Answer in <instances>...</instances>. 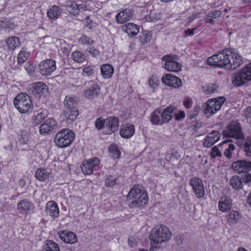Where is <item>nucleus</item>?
<instances>
[{
  "label": "nucleus",
  "instance_id": "obj_1",
  "mask_svg": "<svg viewBox=\"0 0 251 251\" xmlns=\"http://www.w3.org/2000/svg\"><path fill=\"white\" fill-rule=\"evenodd\" d=\"M126 201L131 208L142 207L148 202V196L143 187L135 185L128 193Z\"/></svg>",
  "mask_w": 251,
  "mask_h": 251
},
{
  "label": "nucleus",
  "instance_id": "obj_2",
  "mask_svg": "<svg viewBox=\"0 0 251 251\" xmlns=\"http://www.w3.org/2000/svg\"><path fill=\"white\" fill-rule=\"evenodd\" d=\"M232 50L226 49L222 50L217 54L214 55L209 57L207 60V63L209 65L219 68H225L229 70L231 68L230 55H231Z\"/></svg>",
  "mask_w": 251,
  "mask_h": 251
},
{
  "label": "nucleus",
  "instance_id": "obj_3",
  "mask_svg": "<svg viewBox=\"0 0 251 251\" xmlns=\"http://www.w3.org/2000/svg\"><path fill=\"white\" fill-rule=\"evenodd\" d=\"M175 109V106H169L163 110L155 109L151 115V122L154 125L168 123L172 119Z\"/></svg>",
  "mask_w": 251,
  "mask_h": 251
},
{
  "label": "nucleus",
  "instance_id": "obj_4",
  "mask_svg": "<svg viewBox=\"0 0 251 251\" xmlns=\"http://www.w3.org/2000/svg\"><path fill=\"white\" fill-rule=\"evenodd\" d=\"M171 232L165 226H158L154 227L150 235V239L155 244L161 243L169 240Z\"/></svg>",
  "mask_w": 251,
  "mask_h": 251
},
{
  "label": "nucleus",
  "instance_id": "obj_5",
  "mask_svg": "<svg viewBox=\"0 0 251 251\" xmlns=\"http://www.w3.org/2000/svg\"><path fill=\"white\" fill-rule=\"evenodd\" d=\"M74 138L75 135L72 131L69 129H64L56 134L54 142L57 147L63 148L70 145Z\"/></svg>",
  "mask_w": 251,
  "mask_h": 251
},
{
  "label": "nucleus",
  "instance_id": "obj_6",
  "mask_svg": "<svg viewBox=\"0 0 251 251\" xmlns=\"http://www.w3.org/2000/svg\"><path fill=\"white\" fill-rule=\"evenodd\" d=\"M14 104L19 112L26 113L31 108V100L28 95L25 93H22L15 98Z\"/></svg>",
  "mask_w": 251,
  "mask_h": 251
},
{
  "label": "nucleus",
  "instance_id": "obj_7",
  "mask_svg": "<svg viewBox=\"0 0 251 251\" xmlns=\"http://www.w3.org/2000/svg\"><path fill=\"white\" fill-rule=\"evenodd\" d=\"M223 135L226 137L234 138L238 140L244 139L241 125L237 122H231L223 131Z\"/></svg>",
  "mask_w": 251,
  "mask_h": 251
},
{
  "label": "nucleus",
  "instance_id": "obj_8",
  "mask_svg": "<svg viewBox=\"0 0 251 251\" xmlns=\"http://www.w3.org/2000/svg\"><path fill=\"white\" fill-rule=\"evenodd\" d=\"M224 97L219 98V100H209L204 105L203 113L209 116L214 114L219 110L225 101Z\"/></svg>",
  "mask_w": 251,
  "mask_h": 251
},
{
  "label": "nucleus",
  "instance_id": "obj_9",
  "mask_svg": "<svg viewBox=\"0 0 251 251\" xmlns=\"http://www.w3.org/2000/svg\"><path fill=\"white\" fill-rule=\"evenodd\" d=\"M162 59L165 61L164 67L165 69L170 72H179L181 70V65L177 62L178 56L176 55H167L164 56Z\"/></svg>",
  "mask_w": 251,
  "mask_h": 251
},
{
  "label": "nucleus",
  "instance_id": "obj_10",
  "mask_svg": "<svg viewBox=\"0 0 251 251\" xmlns=\"http://www.w3.org/2000/svg\"><path fill=\"white\" fill-rule=\"evenodd\" d=\"M39 69L42 75H50L56 69L55 61L51 59L44 60L39 64Z\"/></svg>",
  "mask_w": 251,
  "mask_h": 251
},
{
  "label": "nucleus",
  "instance_id": "obj_11",
  "mask_svg": "<svg viewBox=\"0 0 251 251\" xmlns=\"http://www.w3.org/2000/svg\"><path fill=\"white\" fill-rule=\"evenodd\" d=\"M190 185L198 198H203L205 194L202 181L199 178L193 177L190 180Z\"/></svg>",
  "mask_w": 251,
  "mask_h": 251
},
{
  "label": "nucleus",
  "instance_id": "obj_12",
  "mask_svg": "<svg viewBox=\"0 0 251 251\" xmlns=\"http://www.w3.org/2000/svg\"><path fill=\"white\" fill-rule=\"evenodd\" d=\"M162 82L167 86L174 88H179L182 86L181 79L172 74H167L162 77Z\"/></svg>",
  "mask_w": 251,
  "mask_h": 251
},
{
  "label": "nucleus",
  "instance_id": "obj_13",
  "mask_svg": "<svg viewBox=\"0 0 251 251\" xmlns=\"http://www.w3.org/2000/svg\"><path fill=\"white\" fill-rule=\"evenodd\" d=\"M31 89L37 97H46L49 95V91L47 86L42 82H37L31 84Z\"/></svg>",
  "mask_w": 251,
  "mask_h": 251
},
{
  "label": "nucleus",
  "instance_id": "obj_14",
  "mask_svg": "<svg viewBox=\"0 0 251 251\" xmlns=\"http://www.w3.org/2000/svg\"><path fill=\"white\" fill-rule=\"evenodd\" d=\"M105 129H107V134H110L116 131L119 126V121L118 117L110 116L104 119Z\"/></svg>",
  "mask_w": 251,
  "mask_h": 251
},
{
  "label": "nucleus",
  "instance_id": "obj_15",
  "mask_svg": "<svg viewBox=\"0 0 251 251\" xmlns=\"http://www.w3.org/2000/svg\"><path fill=\"white\" fill-rule=\"evenodd\" d=\"M232 167L238 173H246L251 170V160H238L232 164Z\"/></svg>",
  "mask_w": 251,
  "mask_h": 251
},
{
  "label": "nucleus",
  "instance_id": "obj_16",
  "mask_svg": "<svg viewBox=\"0 0 251 251\" xmlns=\"http://www.w3.org/2000/svg\"><path fill=\"white\" fill-rule=\"evenodd\" d=\"M99 158L95 157L83 162L81 170L85 175H91L93 173L94 169L100 164Z\"/></svg>",
  "mask_w": 251,
  "mask_h": 251
},
{
  "label": "nucleus",
  "instance_id": "obj_17",
  "mask_svg": "<svg viewBox=\"0 0 251 251\" xmlns=\"http://www.w3.org/2000/svg\"><path fill=\"white\" fill-rule=\"evenodd\" d=\"M56 125V121L54 119L49 118L47 119L40 126L39 131L40 134H47L53 132Z\"/></svg>",
  "mask_w": 251,
  "mask_h": 251
},
{
  "label": "nucleus",
  "instance_id": "obj_18",
  "mask_svg": "<svg viewBox=\"0 0 251 251\" xmlns=\"http://www.w3.org/2000/svg\"><path fill=\"white\" fill-rule=\"evenodd\" d=\"M220 137V132L218 131L213 130L207 135L204 139L203 145L205 147H210L218 141Z\"/></svg>",
  "mask_w": 251,
  "mask_h": 251
},
{
  "label": "nucleus",
  "instance_id": "obj_19",
  "mask_svg": "<svg viewBox=\"0 0 251 251\" xmlns=\"http://www.w3.org/2000/svg\"><path fill=\"white\" fill-rule=\"evenodd\" d=\"M237 142L240 148L244 150L245 155L248 157H251V136L239 139Z\"/></svg>",
  "mask_w": 251,
  "mask_h": 251
},
{
  "label": "nucleus",
  "instance_id": "obj_20",
  "mask_svg": "<svg viewBox=\"0 0 251 251\" xmlns=\"http://www.w3.org/2000/svg\"><path fill=\"white\" fill-rule=\"evenodd\" d=\"M230 50H232V53L230 55V64L231 65L230 70H235L243 64L244 60L243 57L235 50L233 49H230Z\"/></svg>",
  "mask_w": 251,
  "mask_h": 251
},
{
  "label": "nucleus",
  "instance_id": "obj_21",
  "mask_svg": "<svg viewBox=\"0 0 251 251\" xmlns=\"http://www.w3.org/2000/svg\"><path fill=\"white\" fill-rule=\"evenodd\" d=\"M17 208L21 213H27L33 211L34 206L33 203L27 200L21 201L17 204Z\"/></svg>",
  "mask_w": 251,
  "mask_h": 251
},
{
  "label": "nucleus",
  "instance_id": "obj_22",
  "mask_svg": "<svg viewBox=\"0 0 251 251\" xmlns=\"http://www.w3.org/2000/svg\"><path fill=\"white\" fill-rule=\"evenodd\" d=\"M232 81L234 86L239 87L244 85L250 81L241 70L236 72L232 77Z\"/></svg>",
  "mask_w": 251,
  "mask_h": 251
},
{
  "label": "nucleus",
  "instance_id": "obj_23",
  "mask_svg": "<svg viewBox=\"0 0 251 251\" xmlns=\"http://www.w3.org/2000/svg\"><path fill=\"white\" fill-rule=\"evenodd\" d=\"M46 212L53 219L57 218L59 216V210L56 202L52 201H48L46 207Z\"/></svg>",
  "mask_w": 251,
  "mask_h": 251
},
{
  "label": "nucleus",
  "instance_id": "obj_24",
  "mask_svg": "<svg viewBox=\"0 0 251 251\" xmlns=\"http://www.w3.org/2000/svg\"><path fill=\"white\" fill-rule=\"evenodd\" d=\"M100 93V88L97 83H93L91 86L85 90L84 97L90 100H92L98 96Z\"/></svg>",
  "mask_w": 251,
  "mask_h": 251
},
{
  "label": "nucleus",
  "instance_id": "obj_25",
  "mask_svg": "<svg viewBox=\"0 0 251 251\" xmlns=\"http://www.w3.org/2000/svg\"><path fill=\"white\" fill-rule=\"evenodd\" d=\"M232 205V200L227 196L221 197L218 203V208L221 211L225 212L230 210Z\"/></svg>",
  "mask_w": 251,
  "mask_h": 251
},
{
  "label": "nucleus",
  "instance_id": "obj_26",
  "mask_svg": "<svg viewBox=\"0 0 251 251\" xmlns=\"http://www.w3.org/2000/svg\"><path fill=\"white\" fill-rule=\"evenodd\" d=\"M59 235L60 238L66 243L74 244L77 242V237L72 232L63 231L59 233Z\"/></svg>",
  "mask_w": 251,
  "mask_h": 251
},
{
  "label": "nucleus",
  "instance_id": "obj_27",
  "mask_svg": "<svg viewBox=\"0 0 251 251\" xmlns=\"http://www.w3.org/2000/svg\"><path fill=\"white\" fill-rule=\"evenodd\" d=\"M131 17V11L129 9H125L117 15L116 21L118 23L122 24L129 21Z\"/></svg>",
  "mask_w": 251,
  "mask_h": 251
},
{
  "label": "nucleus",
  "instance_id": "obj_28",
  "mask_svg": "<svg viewBox=\"0 0 251 251\" xmlns=\"http://www.w3.org/2000/svg\"><path fill=\"white\" fill-rule=\"evenodd\" d=\"M135 132V127L132 125H125L121 128L120 134L124 138H129L133 136Z\"/></svg>",
  "mask_w": 251,
  "mask_h": 251
},
{
  "label": "nucleus",
  "instance_id": "obj_29",
  "mask_svg": "<svg viewBox=\"0 0 251 251\" xmlns=\"http://www.w3.org/2000/svg\"><path fill=\"white\" fill-rule=\"evenodd\" d=\"M123 28L124 31L130 37L137 35L139 31L138 25L133 23H127Z\"/></svg>",
  "mask_w": 251,
  "mask_h": 251
},
{
  "label": "nucleus",
  "instance_id": "obj_30",
  "mask_svg": "<svg viewBox=\"0 0 251 251\" xmlns=\"http://www.w3.org/2000/svg\"><path fill=\"white\" fill-rule=\"evenodd\" d=\"M100 72L102 77L105 79H108L112 76L114 73V68L109 64H103L100 66Z\"/></svg>",
  "mask_w": 251,
  "mask_h": 251
},
{
  "label": "nucleus",
  "instance_id": "obj_31",
  "mask_svg": "<svg viewBox=\"0 0 251 251\" xmlns=\"http://www.w3.org/2000/svg\"><path fill=\"white\" fill-rule=\"evenodd\" d=\"M6 42L8 49L10 51L14 50L21 45L19 38L15 36H12L8 38L6 40Z\"/></svg>",
  "mask_w": 251,
  "mask_h": 251
},
{
  "label": "nucleus",
  "instance_id": "obj_32",
  "mask_svg": "<svg viewBox=\"0 0 251 251\" xmlns=\"http://www.w3.org/2000/svg\"><path fill=\"white\" fill-rule=\"evenodd\" d=\"M63 10L58 6H52L48 11L47 15L50 19L56 20L62 13Z\"/></svg>",
  "mask_w": 251,
  "mask_h": 251
},
{
  "label": "nucleus",
  "instance_id": "obj_33",
  "mask_svg": "<svg viewBox=\"0 0 251 251\" xmlns=\"http://www.w3.org/2000/svg\"><path fill=\"white\" fill-rule=\"evenodd\" d=\"M50 174V172L46 169L42 168L37 169L36 171L35 177L39 180L45 182L49 179Z\"/></svg>",
  "mask_w": 251,
  "mask_h": 251
},
{
  "label": "nucleus",
  "instance_id": "obj_34",
  "mask_svg": "<svg viewBox=\"0 0 251 251\" xmlns=\"http://www.w3.org/2000/svg\"><path fill=\"white\" fill-rule=\"evenodd\" d=\"M229 184L235 190H239L243 187V181L241 177L236 175L233 176L230 179Z\"/></svg>",
  "mask_w": 251,
  "mask_h": 251
},
{
  "label": "nucleus",
  "instance_id": "obj_35",
  "mask_svg": "<svg viewBox=\"0 0 251 251\" xmlns=\"http://www.w3.org/2000/svg\"><path fill=\"white\" fill-rule=\"evenodd\" d=\"M78 115V111L76 107L66 109L64 112V116L67 119L73 121Z\"/></svg>",
  "mask_w": 251,
  "mask_h": 251
},
{
  "label": "nucleus",
  "instance_id": "obj_36",
  "mask_svg": "<svg viewBox=\"0 0 251 251\" xmlns=\"http://www.w3.org/2000/svg\"><path fill=\"white\" fill-rule=\"evenodd\" d=\"M43 251H60V249L57 243L51 240H47Z\"/></svg>",
  "mask_w": 251,
  "mask_h": 251
},
{
  "label": "nucleus",
  "instance_id": "obj_37",
  "mask_svg": "<svg viewBox=\"0 0 251 251\" xmlns=\"http://www.w3.org/2000/svg\"><path fill=\"white\" fill-rule=\"evenodd\" d=\"M48 115V112L45 110H42L36 115H34L32 120L34 124L39 125L40 124Z\"/></svg>",
  "mask_w": 251,
  "mask_h": 251
},
{
  "label": "nucleus",
  "instance_id": "obj_38",
  "mask_svg": "<svg viewBox=\"0 0 251 251\" xmlns=\"http://www.w3.org/2000/svg\"><path fill=\"white\" fill-rule=\"evenodd\" d=\"M239 218V213L236 211L232 210L228 214L227 219L228 222L230 225L235 224L238 222Z\"/></svg>",
  "mask_w": 251,
  "mask_h": 251
},
{
  "label": "nucleus",
  "instance_id": "obj_39",
  "mask_svg": "<svg viewBox=\"0 0 251 251\" xmlns=\"http://www.w3.org/2000/svg\"><path fill=\"white\" fill-rule=\"evenodd\" d=\"M64 104L67 109L76 107V100L71 97L66 96L64 100Z\"/></svg>",
  "mask_w": 251,
  "mask_h": 251
},
{
  "label": "nucleus",
  "instance_id": "obj_40",
  "mask_svg": "<svg viewBox=\"0 0 251 251\" xmlns=\"http://www.w3.org/2000/svg\"><path fill=\"white\" fill-rule=\"evenodd\" d=\"M72 58L76 62L82 63L85 60V56L80 51H75L72 53Z\"/></svg>",
  "mask_w": 251,
  "mask_h": 251
},
{
  "label": "nucleus",
  "instance_id": "obj_41",
  "mask_svg": "<svg viewBox=\"0 0 251 251\" xmlns=\"http://www.w3.org/2000/svg\"><path fill=\"white\" fill-rule=\"evenodd\" d=\"M29 56L28 52L22 50L18 54L17 59L19 64H21L25 61Z\"/></svg>",
  "mask_w": 251,
  "mask_h": 251
},
{
  "label": "nucleus",
  "instance_id": "obj_42",
  "mask_svg": "<svg viewBox=\"0 0 251 251\" xmlns=\"http://www.w3.org/2000/svg\"><path fill=\"white\" fill-rule=\"evenodd\" d=\"M243 75L248 78L249 81L251 80V63L245 65L241 70Z\"/></svg>",
  "mask_w": 251,
  "mask_h": 251
},
{
  "label": "nucleus",
  "instance_id": "obj_43",
  "mask_svg": "<svg viewBox=\"0 0 251 251\" xmlns=\"http://www.w3.org/2000/svg\"><path fill=\"white\" fill-rule=\"evenodd\" d=\"M151 38V34L146 31L142 35L140 36V41L141 43L144 45L148 42H149Z\"/></svg>",
  "mask_w": 251,
  "mask_h": 251
},
{
  "label": "nucleus",
  "instance_id": "obj_44",
  "mask_svg": "<svg viewBox=\"0 0 251 251\" xmlns=\"http://www.w3.org/2000/svg\"><path fill=\"white\" fill-rule=\"evenodd\" d=\"M109 150L112 153V156L115 159L119 158L121 152L119 149L115 146L111 145L109 147Z\"/></svg>",
  "mask_w": 251,
  "mask_h": 251
},
{
  "label": "nucleus",
  "instance_id": "obj_45",
  "mask_svg": "<svg viewBox=\"0 0 251 251\" xmlns=\"http://www.w3.org/2000/svg\"><path fill=\"white\" fill-rule=\"evenodd\" d=\"M158 81L157 78L155 76L152 75L149 80V85L150 87L154 90L158 86Z\"/></svg>",
  "mask_w": 251,
  "mask_h": 251
},
{
  "label": "nucleus",
  "instance_id": "obj_46",
  "mask_svg": "<svg viewBox=\"0 0 251 251\" xmlns=\"http://www.w3.org/2000/svg\"><path fill=\"white\" fill-rule=\"evenodd\" d=\"M94 73L93 66H87L83 68L82 74L83 76H89L91 75Z\"/></svg>",
  "mask_w": 251,
  "mask_h": 251
},
{
  "label": "nucleus",
  "instance_id": "obj_47",
  "mask_svg": "<svg viewBox=\"0 0 251 251\" xmlns=\"http://www.w3.org/2000/svg\"><path fill=\"white\" fill-rule=\"evenodd\" d=\"M210 155L211 158H215L216 157H221L222 153L217 146H214L212 148Z\"/></svg>",
  "mask_w": 251,
  "mask_h": 251
},
{
  "label": "nucleus",
  "instance_id": "obj_48",
  "mask_svg": "<svg viewBox=\"0 0 251 251\" xmlns=\"http://www.w3.org/2000/svg\"><path fill=\"white\" fill-rule=\"evenodd\" d=\"M235 149V146L233 144H229L228 147L225 150L224 154L228 158H230L232 157V151Z\"/></svg>",
  "mask_w": 251,
  "mask_h": 251
},
{
  "label": "nucleus",
  "instance_id": "obj_49",
  "mask_svg": "<svg viewBox=\"0 0 251 251\" xmlns=\"http://www.w3.org/2000/svg\"><path fill=\"white\" fill-rule=\"evenodd\" d=\"M116 178L111 176H108L105 179V185L107 187H113L116 184Z\"/></svg>",
  "mask_w": 251,
  "mask_h": 251
},
{
  "label": "nucleus",
  "instance_id": "obj_50",
  "mask_svg": "<svg viewBox=\"0 0 251 251\" xmlns=\"http://www.w3.org/2000/svg\"><path fill=\"white\" fill-rule=\"evenodd\" d=\"M104 120L101 118L97 119L95 122V126L98 129H101L102 128H105V124L104 123Z\"/></svg>",
  "mask_w": 251,
  "mask_h": 251
},
{
  "label": "nucleus",
  "instance_id": "obj_51",
  "mask_svg": "<svg viewBox=\"0 0 251 251\" xmlns=\"http://www.w3.org/2000/svg\"><path fill=\"white\" fill-rule=\"evenodd\" d=\"M217 91V87L214 84H209L206 86L205 91L207 93H214Z\"/></svg>",
  "mask_w": 251,
  "mask_h": 251
},
{
  "label": "nucleus",
  "instance_id": "obj_52",
  "mask_svg": "<svg viewBox=\"0 0 251 251\" xmlns=\"http://www.w3.org/2000/svg\"><path fill=\"white\" fill-rule=\"evenodd\" d=\"M87 52H88L94 57H97L100 54V51L94 47L88 48L86 50Z\"/></svg>",
  "mask_w": 251,
  "mask_h": 251
},
{
  "label": "nucleus",
  "instance_id": "obj_53",
  "mask_svg": "<svg viewBox=\"0 0 251 251\" xmlns=\"http://www.w3.org/2000/svg\"><path fill=\"white\" fill-rule=\"evenodd\" d=\"M24 68L30 75H33L34 67L33 65H31L29 63H26L25 64Z\"/></svg>",
  "mask_w": 251,
  "mask_h": 251
},
{
  "label": "nucleus",
  "instance_id": "obj_54",
  "mask_svg": "<svg viewBox=\"0 0 251 251\" xmlns=\"http://www.w3.org/2000/svg\"><path fill=\"white\" fill-rule=\"evenodd\" d=\"M222 14V12L220 10H215L211 11L208 13V17H212L213 18H217L219 17Z\"/></svg>",
  "mask_w": 251,
  "mask_h": 251
},
{
  "label": "nucleus",
  "instance_id": "obj_55",
  "mask_svg": "<svg viewBox=\"0 0 251 251\" xmlns=\"http://www.w3.org/2000/svg\"><path fill=\"white\" fill-rule=\"evenodd\" d=\"M128 243L129 245L132 247H135L137 244V239L133 236H130L128 238Z\"/></svg>",
  "mask_w": 251,
  "mask_h": 251
},
{
  "label": "nucleus",
  "instance_id": "obj_56",
  "mask_svg": "<svg viewBox=\"0 0 251 251\" xmlns=\"http://www.w3.org/2000/svg\"><path fill=\"white\" fill-rule=\"evenodd\" d=\"M192 100L190 98H186L183 101V104L187 108L191 107L192 105Z\"/></svg>",
  "mask_w": 251,
  "mask_h": 251
},
{
  "label": "nucleus",
  "instance_id": "obj_57",
  "mask_svg": "<svg viewBox=\"0 0 251 251\" xmlns=\"http://www.w3.org/2000/svg\"><path fill=\"white\" fill-rule=\"evenodd\" d=\"M244 115L246 118H251V106L247 107L243 111Z\"/></svg>",
  "mask_w": 251,
  "mask_h": 251
},
{
  "label": "nucleus",
  "instance_id": "obj_58",
  "mask_svg": "<svg viewBox=\"0 0 251 251\" xmlns=\"http://www.w3.org/2000/svg\"><path fill=\"white\" fill-rule=\"evenodd\" d=\"M243 182L246 183H249L251 181V174L247 173L242 178Z\"/></svg>",
  "mask_w": 251,
  "mask_h": 251
},
{
  "label": "nucleus",
  "instance_id": "obj_59",
  "mask_svg": "<svg viewBox=\"0 0 251 251\" xmlns=\"http://www.w3.org/2000/svg\"><path fill=\"white\" fill-rule=\"evenodd\" d=\"M9 22L4 18H2L1 20H0V26L3 28H6L7 26L9 25Z\"/></svg>",
  "mask_w": 251,
  "mask_h": 251
},
{
  "label": "nucleus",
  "instance_id": "obj_60",
  "mask_svg": "<svg viewBox=\"0 0 251 251\" xmlns=\"http://www.w3.org/2000/svg\"><path fill=\"white\" fill-rule=\"evenodd\" d=\"M81 39L84 44H87L89 45H91L93 41L89 37L83 36L81 37Z\"/></svg>",
  "mask_w": 251,
  "mask_h": 251
},
{
  "label": "nucleus",
  "instance_id": "obj_61",
  "mask_svg": "<svg viewBox=\"0 0 251 251\" xmlns=\"http://www.w3.org/2000/svg\"><path fill=\"white\" fill-rule=\"evenodd\" d=\"M185 117V113L182 111H180L176 115V120H179L181 118H183Z\"/></svg>",
  "mask_w": 251,
  "mask_h": 251
},
{
  "label": "nucleus",
  "instance_id": "obj_62",
  "mask_svg": "<svg viewBox=\"0 0 251 251\" xmlns=\"http://www.w3.org/2000/svg\"><path fill=\"white\" fill-rule=\"evenodd\" d=\"M205 22L207 23H209L211 25L214 24L215 21L213 20V18L208 17V14L207 15V17L205 19Z\"/></svg>",
  "mask_w": 251,
  "mask_h": 251
},
{
  "label": "nucleus",
  "instance_id": "obj_63",
  "mask_svg": "<svg viewBox=\"0 0 251 251\" xmlns=\"http://www.w3.org/2000/svg\"><path fill=\"white\" fill-rule=\"evenodd\" d=\"M196 28H194L192 29H189L185 31V34L187 35V36L189 35L191 36L194 34V31L196 30Z\"/></svg>",
  "mask_w": 251,
  "mask_h": 251
},
{
  "label": "nucleus",
  "instance_id": "obj_64",
  "mask_svg": "<svg viewBox=\"0 0 251 251\" xmlns=\"http://www.w3.org/2000/svg\"><path fill=\"white\" fill-rule=\"evenodd\" d=\"M248 202L251 206V192L248 198Z\"/></svg>",
  "mask_w": 251,
  "mask_h": 251
}]
</instances>
